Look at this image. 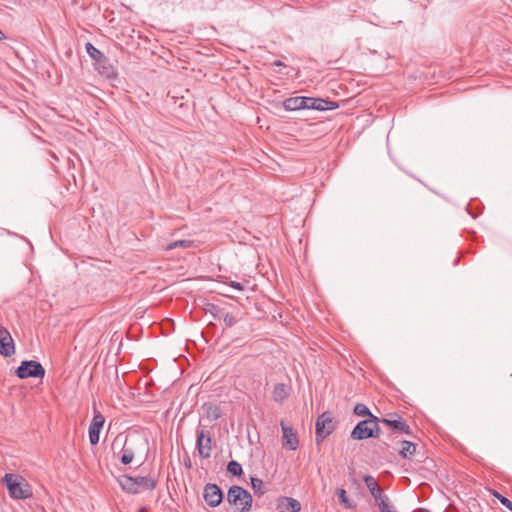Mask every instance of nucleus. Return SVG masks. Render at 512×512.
<instances>
[{
  "instance_id": "nucleus-1",
  "label": "nucleus",
  "mask_w": 512,
  "mask_h": 512,
  "mask_svg": "<svg viewBox=\"0 0 512 512\" xmlns=\"http://www.w3.org/2000/svg\"><path fill=\"white\" fill-rule=\"evenodd\" d=\"M145 439L141 437H128L123 433H119L113 440L111 449L113 455L117 457L124 465L130 464L135 454L144 447Z\"/></svg>"
},
{
  "instance_id": "nucleus-2",
  "label": "nucleus",
  "mask_w": 512,
  "mask_h": 512,
  "mask_svg": "<svg viewBox=\"0 0 512 512\" xmlns=\"http://www.w3.org/2000/svg\"><path fill=\"white\" fill-rule=\"evenodd\" d=\"M118 483L124 491L131 494H137L143 490H153L156 486L155 480L144 476L122 475L118 478Z\"/></svg>"
},
{
  "instance_id": "nucleus-3",
  "label": "nucleus",
  "mask_w": 512,
  "mask_h": 512,
  "mask_svg": "<svg viewBox=\"0 0 512 512\" xmlns=\"http://www.w3.org/2000/svg\"><path fill=\"white\" fill-rule=\"evenodd\" d=\"M378 421L379 420L377 417H372L360 421L352 430L351 438L355 440L378 438L380 434Z\"/></svg>"
},
{
  "instance_id": "nucleus-4",
  "label": "nucleus",
  "mask_w": 512,
  "mask_h": 512,
  "mask_svg": "<svg viewBox=\"0 0 512 512\" xmlns=\"http://www.w3.org/2000/svg\"><path fill=\"white\" fill-rule=\"evenodd\" d=\"M227 501L234 505L240 512H248L252 507L251 494L240 486H232L227 493Z\"/></svg>"
},
{
  "instance_id": "nucleus-5",
  "label": "nucleus",
  "mask_w": 512,
  "mask_h": 512,
  "mask_svg": "<svg viewBox=\"0 0 512 512\" xmlns=\"http://www.w3.org/2000/svg\"><path fill=\"white\" fill-rule=\"evenodd\" d=\"M3 482L6 484V487L12 498L26 499L31 496L29 489L26 487V485H22L16 475L9 473L5 474L3 477Z\"/></svg>"
},
{
  "instance_id": "nucleus-6",
  "label": "nucleus",
  "mask_w": 512,
  "mask_h": 512,
  "mask_svg": "<svg viewBox=\"0 0 512 512\" xmlns=\"http://www.w3.org/2000/svg\"><path fill=\"white\" fill-rule=\"evenodd\" d=\"M16 375L20 379H26L29 377L43 378L45 375V369L37 361H23L16 370Z\"/></svg>"
},
{
  "instance_id": "nucleus-7",
  "label": "nucleus",
  "mask_w": 512,
  "mask_h": 512,
  "mask_svg": "<svg viewBox=\"0 0 512 512\" xmlns=\"http://www.w3.org/2000/svg\"><path fill=\"white\" fill-rule=\"evenodd\" d=\"M315 428L317 442L323 441L332 433L334 429L333 421L330 415L328 413L321 414L316 420Z\"/></svg>"
},
{
  "instance_id": "nucleus-8",
  "label": "nucleus",
  "mask_w": 512,
  "mask_h": 512,
  "mask_svg": "<svg viewBox=\"0 0 512 512\" xmlns=\"http://www.w3.org/2000/svg\"><path fill=\"white\" fill-rule=\"evenodd\" d=\"M105 424V417L98 411L94 410L92 421L89 425V441L91 445H97L100 439V432Z\"/></svg>"
},
{
  "instance_id": "nucleus-9",
  "label": "nucleus",
  "mask_w": 512,
  "mask_h": 512,
  "mask_svg": "<svg viewBox=\"0 0 512 512\" xmlns=\"http://www.w3.org/2000/svg\"><path fill=\"white\" fill-rule=\"evenodd\" d=\"M196 447L202 458H209L212 453V438L210 432L204 429L197 431Z\"/></svg>"
},
{
  "instance_id": "nucleus-10",
  "label": "nucleus",
  "mask_w": 512,
  "mask_h": 512,
  "mask_svg": "<svg viewBox=\"0 0 512 512\" xmlns=\"http://www.w3.org/2000/svg\"><path fill=\"white\" fill-rule=\"evenodd\" d=\"M15 353V344L10 332L0 325V355L9 357Z\"/></svg>"
},
{
  "instance_id": "nucleus-11",
  "label": "nucleus",
  "mask_w": 512,
  "mask_h": 512,
  "mask_svg": "<svg viewBox=\"0 0 512 512\" xmlns=\"http://www.w3.org/2000/svg\"><path fill=\"white\" fill-rule=\"evenodd\" d=\"M203 497L207 504L211 507L218 506L223 500L221 489L216 484H206L204 487Z\"/></svg>"
},
{
  "instance_id": "nucleus-12",
  "label": "nucleus",
  "mask_w": 512,
  "mask_h": 512,
  "mask_svg": "<svg viewBox=\"0 0 512 512\" xmlns=\"http://www.w3.org/2000/svg\"><path fill=\"white\" fill-rule=\"evenodd\" d=\"M382 423L389 426L393 431L400 432L404 434H410L411 430L406 421L403 420L402 417L398 415H389L386 418L380 420Z\"/></svg>"
},
{
  "instance_id": "nucleus-13",
  "label": "nucleus",
  "mask_w": 512,
  "mask_h": 512,
  "mask_svg": "<svg viewBox=\"0 0 512 512\" xmlns=\"http://www.w3.org/2000/svg\"><path fill=\"white\" fill-rule=\"evenodd\" d=\"M338 108V104L334 101H326L321 98L305 97V109L314 110H333Z\"/></svg>"
},
{
  "instance_id": "nucleus-14",
  "label": "nucleus",
  "mask_w": 512,
  "mask_h": 512,
  "mask_svg": "<svg viewBox=\"0 0 512 512\" xmlns=\"http://www.w3.org/2000/svg\"><path fill=\"white\" fill-rule=\"evenodd\" d=\"M281 428L283 433L284 446L290 450H296L298 448L299 441L294 429L292 427L286 426L283 422H281Z\"/></svg>"
},
{
  "instance_id": "nucleus-15",
  "label": "nucleus",
  "mask_w": 512,
  "mask_h": 512,
  "mask_svg": "<svg viewBox=\"0 0 512 512\" xmlns=\"http://www.w3.org/2000/svg\"><path fill=\"white\" fill-rule=\"evenodd\" d=\"M363 481L366 484L367 488L369 489L371 495L374 497L376 503L383 498L387 497L386 495L382 494L381 488L379 487L377 481L374 479L371 475H365L363 477Z\"/></svg>"
},
{
  "instance_id": "nucleus-16",
  "label": "nucleus",
  "mask_w": 512,
  "mask_h": 512,
  "mask_svg": "<svg viewBox=\"0 0 512 512\" xmlns=\"http://www.w3.org/2000/svg\"><path fill=\"white\" fill-rule=\"evenodd\" d=\"M283 106L287 111H296L305 109V97L297 96L286 99L283 102Z\"/></svg>"
},
{
  "instance_id": "nucleus-17",
  "label": "nucleus",
  "mask_w": 512,
  "mask_h": 512,
  "mask_svg": "<svg viewBox=\"0 0 512 512\" xmlns=\"http://www.w3.org/2000/svg\"><path fill=\"white\" fill-rule=\"evenodd\" d=\"M289 390L290 389L286 384H276L272 392L274 401L283 402L289 396Z\"/></svg>"
},
{
  "instance_id": "nucleus-18",
  "label": "nucleus",
  "mask_w": 512,
  "mask_h": 512,
  "mask_svg": "<svg viewBox=\"0 0 512 512\" xmlns=\"http://www.w3.org/2000/svg\"><path fill=\"white\" fill-rule=\"evenodd\" d=\"M85 48H86L87 54L93 60H95L96 64L107 62V58L105 57V55L99 49L94 47L93 44H91L90 42L86 43Z\"/></svg>"
},
{
  "instance_id": "nucleus-19",
  "label": "nucleus",
  "mask_w": 512,
  "mask_h": 512,
  "mask_svg": "<svg viewBox=\"0 0 512 512\" xmlns=\"http://www.w3.org/2000/svg\"><path fill=\"white\" fill-rule=\"evenodd\" d=\"M96 68L100 74L104 75L107 78H113L116 76L115 67L109 63L107 60L106 63H97Z\"/></svg>"
},
{
  "instance_id": "nucleus-20",
  "label": "nucleus",
  "mask_w": 512,
  "mask_h": 512,
  "mask_svg": "<svg viewBox=\"0 0 512 512\" xmlns=\"http://www.w3.org/2000/svg\"><path fill=\"white\" fill-rule=\"evenodd\" d=\"M416 451V446L414 443L410 441H402L401 449L399 450V454L403 458H411Z\"/></svg>"
},
{
  "instance_id": "nucleus-21",
  "label": "nucleus",
  "mask_w": 512,
  "mask_h": 512,
  "mask_svg": "<svg viewBox=\"0 0 512 512\" xmlns=\"http://www.w3.org/2000/svg\"><path fill=\"white\" fill-rule=\"evenodd\" d=\"M193 244L194 242L192 240H177L168 244L165 249L168 251L176 248L188 249L191 248Z\"/></svg>"
},
{
  "instance_id": "nucleus-22",
  "label": "nucleus",
  "mask_w": 512,
  "mask_h": 512,
  "mask_svg": "<svg viewBox=\"0 0 512 512\" xmlns=\"http://www.w3.org/2000/svg\"><path fill=\"white\" fill-rule=\"evenodd\" d=\"M251 486L254 493L258 496H262L266 492L265 485L259 478L251 477Z\"/></svg>"
},
{
  "instance_id": "nucleus-23",
  "label": "nucleus",
  "mask_w": 512,
  "mask_h": 512,
  "mask_svg": "<svg viewBox=\"0 0 512 512\" xmlns=\"http://www.w3.org/2000/svg\"><path fill=\"white\" fill-rule=\"evenodd\" d=\"M337 495H338V498L341 502V504L347 508V509H352L354 508V504L353 502L347 497V494H346V491L342 488L340 489H337Z\"/></svg>"
},
{
  "instance_id": "nucleus-24",
  "label": "nucleus",
  "mask_w": 512,
  "mask_h": 512,
  "mask_svg": "<svg viewBox=\"0 0 512 512\" xmlns=\"http://www.w3.org/2000/svg\"><path fill=\"white\" fill-rule=\"evenodd\" d=\"M354 413H355L357 416H361V417H366V416H369V418L374 417V416L371 414V412H370L369 408H368L366 405L362 404V403H358V404H356V405H355V407H354Z\"/></svg>"
},
{
  "instance_id": "nucleus-25",
  "label": "nucleus",
  "mask_w": 512,
  "mask_h": 512,
  "mask_svg": "<svg viewBox=\"0 0 512 512\" xmlns=\"http://www.w3.org/2000/svg\"><path fill=\"white\" fill-rule=\"evenodd\" d=\"M227 470L234 476H240L243 472L242 466L237 461H230L227 465Z\"/></svg>"
},
{
  "instance_id": "nucleus-26",
  "label": "nucleus",
  "mask_w": 512,
  "mask_h": 512,
  "mask_svg": "<svg viewBox=\"0 0 512 512\" xmlns=\"http://www.w3.org/2000/svg\"><path fill=\"white\" fill-rule=\"evenodd\" d=\"M380 512H396L389 503L388 496L377 502Z\"/></svg>"
},
{
  "instance_id": "nucleus-27",
  "label": "nucleus",
  "mask_w": 512,
  "mask_h": 512,
  "mask_svg": "<svg viewBox=\"0 0 512 512\" xmlns=\"http://www.w3.org/2000/svg\"><path fill=\"white\" fill-rule=\"evenodd\" d=\"M493 495H494L497 499H499V501L501 502V504H502V505H504L507 509H509L510 511H512V502H511L508 498H506V497L502 496L501 494H499V493H498V492H496V491H493Z\"/></svg>"
},
{
  "instance_id": "nucleus-28",
  "label": "nucleus",
  "mask_w": 512,
  "mask_h": 512,
  "mask_svg": "<svg viewBox=\"0 0 512 512\" xmlns=\"http://www.w3.org/2000/svg\"><path fill=\"white\" fill-rule=\"evenodd\" d=\"M288 508L291 510V512H299L301 505L296 499L288 498Z\"/></svg>"
},
{
  "instance_id": "nucleus-29",
  "label": "nucleus",
  "mask_w": 512,
  "mask_h": 512,
  "mask_svg": "<svg viewBox=\"0 0 512 512\" xmlns=\"http://www.w3.org/2000/svg\"><path fill=\"white\" fill-rule=\"evenodd\" d=\"M223 321L227 327H231L236 323V319L232 314L226 313L223 317Z\"/></svg>"
},
{
  "instance_id": "nucleus-30",
  "label": "nucleus",
  "mask_w": 512,
  "mask_h": 512,
  "mask_svg": "<svg viewBox=\"0 0 512 512\" xmlns=\"http://www.w3.org/2000/svg\"><path fill=\"white\" fill-rule=\"evenodd\" d=\"M228 285L239 291L244 290V286L240 282L231 281Z\"/></svg>"
},
{
  "instance_id": "nucleus-31",
  "label": "nucleus",
  "mask_w": 512,
  "mask_h": 512,
  "mask_svg": "<svg viewBox=\"0 0 512 512\" xmlns=\"http://www.w3.org/2000/svg\"><path fill=\"white\" fill-rule=\"evenodd\" d=\"M274 65H275V66H284L283 62H282V61H280V60H276V61L274 62Z\"/></svg>"
},
{
  "instance_id": "nucleus-32",
  "label": "nucleus",
  "mask_w": 512,
  "mask_h": 512,
  "mask_svg": "<svg viewBox=\"0 0 512 512\" xmlns=\"http://www.w3.org/2000/svg\"><path fill=\"white\" fill-rule=\"evenodd\" d=\"M0 35H2V32L0 31Z\"/></svg>"
}]
</instances>
